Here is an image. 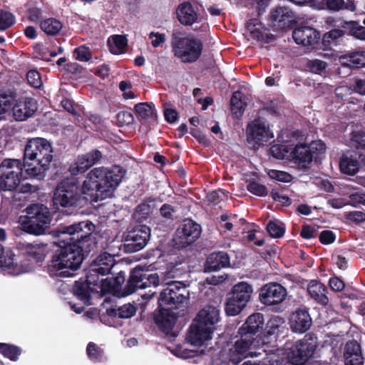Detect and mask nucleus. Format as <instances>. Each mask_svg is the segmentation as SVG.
Returning a JSON list of instances; mask_svg holds the SVG:
<instances>
[{"label": "nucleus", "mask_w": 365, "mask_h": 365, "mask_svg": "<svg viewBox=\"0 0 365 365\" xmlns=\"http://www.w3.org/2000/svg\"><path fill=\"white\" fill-rule=\"evenodd\" d=\"M95 229V225L90 220L58 226L56 232L59 238V248L48 264L50 276H73V272L80 268L84 254L91 251Z\"/></svg>", "instance_id": "f257e3e1"}, {"label": "nucleus", "mask_w": 365, "mask_h": 365, "mask_svg": "<svg viewBox=\"0 0 365 365\" xmlns=\"http://www.w3.org/2000/svg\"><path fill=\"white\" fill-rule=\"evenodd\" d=\"M124 176L123 168L114 165L110 169L96 168L91 170L84 180L81 190L82 193L100 197L106 199L113 196L115 189L119 185Z\"/></svg>", "instance_id": "f03ea898"}, {"label": "nucleus", "mask_w": 365, "mask_h": 365, "mask_svg": "<svg viewBox=\"0 0 365 365\" xmlns=\"http://www.w3.org/2000/svg\"><path fill=\"white\" fill-rule=\"evenodd\" d=\"M53 160L51 143L43 138L29 139L24 150V168L28 175L37 179L45 176Z\"/></svg>", "instance_id": "7ed1b4c3"}, {"label": "nucleus", "mask_w": 365, "mask_h": 365, "mask_svg": "<svg viewBox=\"0 0 365 365\" xmlns=\"http://www.w3.org/2000/svg\"><path fill=\"white\" fill-rule=\"evenodd\" d=\"M170 46L174 56L184 63L197 61L203 50V43L200 38L180 30L173 31Z\"/></svg>", "instance_id": "20e7f679"}, {"label": "nucleus", "mask_w": 365, "mask_h": 365, "mask_svg": "<svg viewBox=\"0 0 365 365\" xmlns=\"http://www.w3.org/2000/svg\"><path fill=\"white\" fill-rule=\"evenodd\" d=\"M24 212L26 215L19 219L21 230L34 236L46 234L52 221L50 210L43 204L35 203L29 205Z\"/></svg>", "instance_id": "39448f33"}, {"label": "nucleus", "mask_w": 365, "mask_h": 365, "mask_svg": "<svg viewBox=\"0 0 365 365\" xmlns=\"http://www.w3.org/2000/svg\"><path fill=\"white\" fill-rule=\"evenodd\" d=\"M21 251L19 260L14 257V274L18 275L24 272H31L35 266L44 261L47 254V245L20 243Z\"/></svg>", "instance_id": "423d86ee"}, {"label": "nucleus", "mask_w": 365, "mask_h": 365, "mask_svg": "<svg viewBox=\"0 0 365 365\" xmlns=\"http://www.w3.org/2000/svg\"><path fill=\"white\" fill-rule=\"evenodd\" d=\"M253 287L247 282L235 284L227 294L225 311L228 316H237L247 307L253 293Z\"/></svg>", "instance_id": "0eeeda50"}, {"label": "nucleus", "mask_w": 365, "mask_h": 365, "mask_svg": "<svg viewBox=\"0 0 365 365\" xmlns=\"http://www.w3.org/2000/svg\"><path fill=\"white\" fill-rule=\"evenodd\" d=\"M81 194L74 179L65 178L58 183L53 197L56 209L71 208L81 206Z\"/></svg>", "instance_id": "6e6552de"}, {"label": "nucleus", "mask_w": 365, "mask_h": 365, "mask_svg": "<svg viewBox=\"0 0 365 365\" xmlns=\"http://www.w3.org/2000/svg\"><path fill=\"white\" fill-rule=\"evenodd\" d=\"M319 345L318 338L313 332L307 333L297 341L287 352V359L292 365H304L311 359Z\"/></svg>", "instance_id": "1a4fd4ad"}, {"label": "nucleus", "mask_w": 365, "mask_h": 365, "mask_svg": "<svg viewBox=\"0 0 365 365\" xmlns=\"http://www.w3.org/2000/svg\"><path fill=\"white\" fill-rule=\"evenodd\" d=\"M24 165L20 160L4 159L0 164V188L2 191H14L22 179Z\"/></svg>", "instance_id": "9d476101"}, {"label": "nucleus", "mask_w": 365, "mask_h": 365, "mask_svg": "<svg viewBox=\"0 0 365 365\" xmlns=\"http://www.w3.org/2000/svg\"><path fill=\"white\" fill-rule=\"evenodd\" d=\"M297 22L295 13L287 6L272 9L267 17V25L275 32L290 30Z\"/></svg>", "instance_id": "9b49d317"}, {"label": "nucleus", "mask_w": 365, "mask_h": 365, "mask_svg": "<svg viewBox=\"0 0 365 365\" xmlns=\"http://www.w3.org/2000/svg\"><path fill=\"white\" fill-rule=\"evenodd\" d=\"M189 297V291L186 285L179 281H173L168 284L167 287L160 292L158 299V305L170 306L171 309H178Z\"/></svg>", "instance_id": "f8f14e48"}, {"label": "nucleus", "mask_w": 365, "mask_h": 365, "mask_svg": "<svg viewBox=\"0 0 365 365\" xmlns=\"http://www.w3.org/2000/svg\"><path fill=\"white\" fill-rule=\"evenodd\" d=\"M201 232L200 225L191 219H185L175 232L173 246L178 250L186 248L200 237Z\"/></svg>", "instance_id": "ddd939ff"}, {"label": "nucleus", "mask_w": 365, "mask_h": 365, "mask_svg": "<svg viewBox=\"0 0 365 365\" xmlns=\"http://www.w3.org/2000/svg\"><path fill=\"white\" fill-rule=\"evenodd\" d=\"M150 228L145 225L135 226L128 231L123 241V250L127 253H133L143 250L150 237Z\"/></svg>", "instance_id": "4468645a"}, {"label": "nucleus", "mask_w": 365, "mask_h": 365, "mask_svg": "<svg viewBox=\"0 0 365 365\" xmlns=\"http://www.w3.org/2000/svg\"><path fill=\"white\" fill-rule=\"evenodd\" d=\"M159 276L157 273H150L142 266L135 267L130 274L127 286L131 292L137 289H145L150 286L159 284Z\"/></svg>", "instance_id": "2eb2a0df"}, {"label": "nucleus", "mask_w": 365, "mask_h": 365, "mask_svg": "<svg viewBox=\"0 0 365 365\" xmlns=\"http://www.w3.org/2000/svg\"><path fill=\"white\" fill-rule=\"evenodd\" d=\"M287 295V289L277 282H269L263 285L259 293L260 302L267 306L279 304Z\"/></svg>", "instance_id": "dca6fc26"}, {"label": "nucleus", "mask_w": 365, "mask_h": 365, "mask_svg": "<svg viewBox=\"0 0 365 365\" xmlns=\"http://www.w3.org/2000/svg\"><path fill=\"white\" fill-rule=\"evenodd\" d=\"M362 164H365V153L359 151L346 152L340 157L339 166L341 173L355 175Z\"/></svg>", "instance_id": "f3484780"}, {"label": "nucleus", "mask_w": 365, "mask_h": 365, "mask_svg": "<svg viewBox=\"0 0 365 365\" xmlns=\"http://www.w3.org/2000/svg\"><path fill=\"white\" fill-rule=\"evenodd\" d=\"M37 109V101L34 98L21 97L16 98L11 110L16 121H24L31 117Z\"/></svg>", "instance_id": "a211bd4d"}, {"label": "nucleus", "mask_w": 365, "mask_h": 365, "mask_svg": "<svg viewBox=\"0 0 365 365\" xmlns=\"http://www.w3.org/2000/svg\"><path fill=\"white\" fill-rule=\"evenodd\" d=\"M247 135L249 143L267 142L272 137L269 127L262 118H255L248 124Z\"/></svg>", "instance_id": "6ab92c4d"}, {"label": "nucleus", "mask_w": 365, "mask_h": 365, "mask_svg": "<svg viewBox=\"0 0 365 365\" xmlns=\"http://www.w3.org/2000/svg\"><path fill=\"white\" fill-rule=\"evenodd\" d=\"M291 330L294 333L303 334L312 325V319L309 309L300 307L297 309L289 317Z\"/></svg>", "instance_id": "aec40b11"}, {"label": "nucleus", "mask_w": 365, "mask_h": 365, "mask_svg": "<svg viewBox=\"0 0 365 365\" xmlns=\"http://www.w3.org/2000/svg\"><path fill=\"white\" fill-rule=\"evenodd\" d=\"M172 309L171 308L165 309L158 305V310L154 312L155 323L159 329L166 334L171 332L178 319V316Z\"/></svg>", "instance_id": "412c9836"}, {"label": "nucleus", "mask_w": 365, "mask_h": 365, "mask_svg": "<svg viewBox=\"0 0 365 365\" xmlns=\"http://www.w3.org/2000/svg\"><path fill=\"white\" fill-rule=\"evenodd\" d=\"M246 29L251 37L258 41L269 43L275 41L274 35L269 32V29L256 18L250 19L246 24Z\"/></svg>", "instance_id": "4be33fe9"}, {"label": "nucleus", "mask_w": 365, "mask_h": 365, "mask_svg": "<svg viewBox=\"0 0 365 365\" xmlns=\"http://www.w3.org/2000/svg\"><path fill=\"white\" fill-rule=\"evenodd\" d=\"M292 37L297 44L312 46L318 42L320 34L311 26H299L293 31Z\"/></svg>", "instance_id": "5701e85b"}, {"label": "nucleus", "mask_w": 365, "mask_h": 365, "mask_svg": "<svg viewBox=\"0 0 365 365\" xmlns=\"http://www.w3.org/2000/svg\"><path fill=\"white\" fill-rule=\"evenodd\" d=\"M345 365H364V358L361 344L355 339L348 341L344 349Z\"/></svg>", "instance_id": "b1692460"}, {"label": "nucleus", "mask_w": 365, "mask_h": 365, "mask_svg": "<svg viewBox=\"0 0 365 365\" xmlns=\"http://www.w3.org/2000/svg\"><path fill=\"white\" fill-rule=\"evenodd\" d=\"M220 321V309L214 306H206L202 309L194 319L210 330L215 329L216 324Z\"/></svg>", "instance_id": "393cba45"}, {"label": "nucleus", "mask_w": 365, "mask_h": 365, "mask_svg": "<svg viewBox=\"0 0 365 365\" xmlns=\"http://www.w3.org/2000/svg\"><path fill=\"white\" fill-rule=\"evenodd\" d=\"M213 331L200 324L194 322L189 328L188 340L191 344L200 346L205 341L211 339Z\"/></svg>", "instance_id": "a878e982"}, {"label": "nucleus", "mask_w": 365, "mask_h": 365, "mask_svg": "<svg viewBox=\"0 0 365 365\" xmlns=\"http://www.w3.org/2000/svg\"><path fill=\"white\" fill-rule=\"evenodd\" d=\"M307 293L317 304L327 307L329 303L327 286L317 279L311 280L307 286Z\"/></svg>", "instance_id": "bb28decb"}, {"label": "nucleus", "mask_w": 365, "mask_h": 365, "mask_svg": "<svg viewBox=\"0 0 365 365\" xmlns=\"http://www.w3.org/2000/svg\"><path fill=\"white\" fill-rule=\"evenodd\" d=\"M264 325V315L257 312L250 315L238 331L255 339H259V332Z\"/></svg>", "instance_id": "cd10ccee"}, {"label": "nucleus", "mask_w": 365, "mask_h": 365, "mask_svg": "<svg viewBox=\"0 0 365 365\" xmlns=\"http://www.w3.org/2000/svg\"><path fill=\"white\" fill-rule=\"evenodd\" d=\"M230 258L226 252L218 251L210 253L207 257L205 269L207 272H217L223 268L229 267Z\"/></svg>", "instance_id": "c85d7f7f"}, {"label": "nucleus", "mask_w": 365, "mask_h": 365, "mask_svg": "<svg viewBox=\"0 0 365 365\" xmlns=\"http://www.w3.org/2000/svg\"><path fill=\"white\" fill-rule=\"evenodd\" d=\"M102 158V153L97 149L86 153L78 158L76 165L71 168L73 175L83 173L93 165L96 164Z\"/></svg>", "instance_id": "c756f323"}, {"label": "nucleus", "mask_w": 365, "mask_h": 365, "mask_svg": "<svg viewBox=\"0 0 365 365\" xmlns=\"http://www.w3.org/2000/svg\"><path fill=\"white\" fill-rule=\"evenodd\" d=\"M176 16L178 21L183 26H190L197 20L198 15L193 6L189 1L180 4L176 9Z\"/></svg>", "instance_id": "7c9ffc66"}, {"label": "nucleus", "mask_w": 365, "mask_h": 365, "mask_svg": "<svg viewBox=\"0 0 365 365\" xmlns=\"http://www.w3.org/2000/svg\"><path fill=\"white\" fill-rule=\"evenodd\" d=\"M93 288L91 287L88 282L80 279L76 281L72 286V293L77 299L81 301L84 306L91 304L92 293Z\"/></svg>", "instance_id": "2f4dec72"}, {"label": "nucleus", "mask_w": 365, "mask_h": 365, "mask_svg": "<svg viewBox=\"0 0 365 365\" xmlns=\"http://www.w3.org/2000/svg\"><path fill=\"white\" fill-rule=\"evenodd\" d=\"M341 66L350 68H360L365 66V51H354L341 55L339 58Z\"/></svg>", "instance_id": "473e14b6"}, {"label": "nucleus", "mask_w": 365, "mask_h": 365, "mask_svg": "<svg viewBox=\"0 0 365 365\" xmlns=\"http://www.w3.org/2000/svg\"><path fill=\"white\" fill-rule=\"evenodd\" d=\"M291 155L295 162L304 168H307L312 160H314V157H315L306 143L297 144Z\"/></svg>", "instance_id": "72a5a7b5"}, {"label": "nucleus", "mask_w": 365, "mask_h": 365, "mask_svg": "<svg viewBox=\"0 0 365 365\" xmlns=\"http://www.w3.org/2000/svg\"><path fill=\"white\" fill-rule=\"evenodd\" d=\"M237 334L240 339L235 342L233 349L240 355L246 356L249 350L257 348L260 344V339H255L239 331Z\"/></svg>", "instance_id": "f704fd0d"}, {"label": "nucleus", "mask_w": 365, "mask_h": 365, "mask_svg": "<svg viewBox=\"0 0 365 365\" xmlns=\"http://www.w3.org/2000/svg\"><path fill=\"white\" fill-rule=\"evenodd\" d=\"M16 98L18 93L15 88L0 89V119L12 109Z\"/></svg>", "instance_id": "c9c22d12"}, {"label": "nucleus", "mask_w": 365, "mask_h": 365, "mask_svg": "<svg viewBox=\"0 0 365 365\" xmlns=\"http://www.w3.org/2000/svg\"><path fill=\"white\" fill-rule=\"evenodd\" d=\"M14 257L15 255L13 251L8 248H4L0 244V271L6 272L8 274H14Z\"/></svg>", "instance_id": "e433bc0d"}, {"label": "nucleus", "mask_w": 365, "mask_h": 365, "mask_svg": "<svg viewBox=\"0 0 365 365\" xmlns=\"http://www.w3.org/2000/svg\"><path fill=\"white\" fill-rule=\"evenodd\" d=\"M341 27L345 29V34L354 38L365 41V27L356 21H344Z\"/></svg>", "instance_id": "4c0bfd02"}, {"label": "nucleus", "mask_w": 365, "mask_h": 365, "mask_svg": "<svg viewBox=\"0 0 365 365\" xmlns=\"http://www.w3.org/2000/svg\"><path fill=\"white\" fill-rule=\"evenodd\" d=\"M156 200L155 197H148L139 204L135 210V217L139 220H145L150 217L153 213L155 206L153 203Z\"/></svg>", "instance_id": "58836bf2"}, {"label": "nucleus", "mask_w": 365, "mask_h": 365, "mask_svg": "<svg viewBox=\"0 0 365 365\" xmlns=\"http://www.w3.org/2000/svg\"><path fill=\"white\" fill-rule=\"evenodd\" d=\"M231 110L237 118L241 117L247 106L245 94L240 91H235L230 99Z\"/></svg>", "instance_id": "ea45409f"}, {"label": "nucleus", "mask_w": 365, "mask_h": 365, "mask_svg": "<svg viewBox=\"0 0 365 365\" xmlns=\"http://www.w3.org/2000/svg\"><path fill=\"white\" fill-rule=\"evenodd\" d=\"M114 258L111 255L104 252L98 256V257L91 264L95 268L100 269L103 275H107L114 265Z\"/></svg>", "instance_id": "a19ab883"}, {"label": "nucleus", "mask_w": 365, "mask_h": 365, "mask_svg": "<svg viewBox=\"0 0 365 365\" xmlns=\"http://www.w3.org/2000/svg\"><path fill=\"white\" fill-rule=\"evenodd\" d=\"M40 27L47 35L55 36L62 29L63 24L57 19L48 18L41 22Z\"/></svg>", "instance_id": "79ce46f5"}, {"label": "nucleus", "mask_w": 365, "mask_h": 365, "mask_svg": "<svg viewBox=\"0 0 365 365\" xmlns=\"http://www.w3.org/2000/svg\"><path fill=\"white\" fill-rule=\"evenodd\" d=\"M134 109L141 120H148L156 117L155 109L152 103H139L135 106Z\"/></svg>", "instance_id": "37998d69"}, {"label": "nucleus", "mask_w": 365, "mask_h": 365, "mask_svg": "<svg viewBox=\"0 0 365 365\" xmlns=\"http://www.w3.org/2000/svg\"><path fill=\"white\" fill-rule=\"evenodd\" d=\"M21 353L22 350L19 346L14 344L0 342V354L11 361H17Z\"/></svg>", "instance_id": "c03bdc74"}, {"label": "nucleus", "mask_w": 365, "mask_h": 365, "mask_svg": "<svg viewBox=\"0 0 365 365\" xmlns=\"http://www.w3.org/2000/svg\"><path fill=\"white\" fill-rule=\"evenodd\" d=\"M350 145L357 151L365 153V130H354L351 133Z\"/></svg>", "instance_id": "a18cd8bd"}, {"label": "nucleus", "mask_w": 365, "mask_h": 365, "mask_svg": "<svg viewBox=\"0 0 365 365\" xmlns=\"http://www.w3.org/2000/svg\"><path fill=\"white\" fill-rule=\"evenodd\" d=\"M246 188L248 192L258 197H266L268 195L267 187L255 180H247Z\"/></svg>", "instance_id": "49530a36"}, {"label": "nucleus", "mask_w": 365, "mask_h": 365, "mask_svg": "<svg viewBox=\"0 0 365 365\" xmlns=\"http://www.w3.org/2000/svg\"><path fill=\"white\" fill-rule=\"evenodd\" d=\"M345 29H334L325 33L322 38V43L324 46H329L331 44H336V41L339 38L344 36Z\"/></svg>", "instance_id": "de8ad7c7"}, {"label": "nucleus", "mask_w": 365, "mask_h": 365, "mask_svg": "<svg viewBox=\"0 0 365 365\" xmlns=\"http://www.w3.org/2000/svg\"><path fill=\"white\" fill-rule=\"evenodd\" d=\"M266 230L270 237L273 238H280L285 232L284 225L278 221L270 220L267 225Z\"/></svg>", "instance_id": "09e8293b"}, {"label": "nucleus", "mask_w": 365, "mask_h": 365, "mask_svg": "<svg viewBox=\"0 0 365 365\" xmlns=\"http://www.w3.org/2000/svg\"><path fill=\"white\" fill-rule=\"evenodd\" d=\"M86 352L88 358L95 362L102 360L103 350L94 342H89L87 345Z\"/></svg>", "instance_id": "8fccbe9b"}, {"label": "nucleus", "mask_w": 365, "mask_h": 365, "mask_svg": "<svg viewBox=\"0 0 365 365\" xmlns=\"http://www.w3.org/2000/svg\"><path fill=\"white\" fill-rule=\"evenodd\" d=\"M102 272L98 268H95L91 264L90 265L89 269L86 273V279L84 280L88 282L90 285L99 287L100 285V277H103Z\"/></svg>", "instance_id": "3c124183"}, {"label": "nucleus", "mask_w": 365, "mask_h": 365, "mask_svg": "<svg viewBox=\"0 0 365 365\" xmlns=\"http://www.w3.org/2000/svg\"><path fill=\"white\" fill-rule=\"evenodd\" d=\"M16 22L14 15L7 11L0 10V31H5Z\"/></svg>", "instance_id": "603ef678"}, {"label": "nucleus", "mask_w": 365, "mask_h": 365, "mask_svg": "<svg viewBox=\"0 0 365 365\" xmlns=\"http://www.w3.org/2000/svg\"><path fill=\"white\" fill-rule=\"evenodd\" d=\"M322 9H326L331 11H339L344 7V0H322Z\"/></svg>", "instance_id": "864d4df0"}, {"label": "nucleus", "mask_w": 365, "mask_h": 365, "mask_svg": "<svg viewBox=\"0 0 365 365\" xmlns=\"http://www.w3.org/2000/svg\"><path fill=\"white\" fill-rule=\"evenodd\" d=\"M308 147L310 148L312 153L314 154V159L317 161L320 158V155L324 153L326 150V145L322 140H314Z\"/></svg>", "instance_id": "5fc2aeb1"}, {"label": "nucleus", "mask_w": 365, "mask_h": 365, "mask_svg": "<svg viewBox=\"0 0 365 365\" xmlns=\"http://www.w3.org/2000/svg\"><path fill=\"white\" fill-rule=\"evenodd\" d=\"M327 63L319 60H309L307 63V67L308 69L314 73L319 74L327 68Z\"/></svg>", "instance_id": "6e6d98bb"}, {"label": "nucleus", "mask_w": 365, "mask_h": 365, "mask_svg": "<svg viewBox=\"0 0 365 365\" xmlns=\"http://www.w3.org/2000/svg\"><path fill=\"white\" fill-rule=\"evenodd\" d=\"M73 56L76 60L80 61H88L92 58L90 49L86 46L76 48L73 51Z\"/></svg>", "instance_id": "4d7b16f0"}, {"label": "nucleus", "mask_w": 365, "mask_h": 365, "mask_svg": "<svg viewBox=\"0 0 365 365\" xmlns=\"http://www.w3.org/2000/svg\"><path fill=\"white\" fill-rule=\"evenodd\" d=\"M282 323V319L280 317H274L270 319L267 323L266 333L267 335H274L279 331L280 324Z\"/></svg>", "instance_id": "13d9d810"}, {"label": "nucleus", "mask_w": 365, "mask_h": 365, "mask_svg": "<svg viewBox=\"0 0 365 365\" xmlns=\"http://www.w3.org/2000/svg\"><path fill=\"white\" fill-rule=\"evenodd\" d=\"M118 311V318L128 319L135 315L136 308L129 303L119 307Z\"/></svg>", "instance_id": "bf43d9fd"}, {"label": "nucleus", "mask_w": 365, "mask_h": 365, "mask_svg": "<svg viewBox=\"0 0 365 365\" xmlns=\"http://www.w3.org/2000/svg\"><path fill=\"white\" fill-rule=\"evenodd\" d=\"M113 279L111 277H107L105 279H101L100 282L99 288L103 294H113L116 292L114 284L112 282Z\"/></svg>", "instance_id": "052dcab7"}, {"label": "nucleus", "mask_w": 365, "mask_h": 365, "mask_svg": "<svg viewBox=\"0 0 365 365\" xmlns=\"http://www.w3.org/2000/svg\"><path fill=\"white\" fill-rule=\"evenodd\" d=\"M26 78L29 83L34 88H39L42 85L41 73L36 70H30Z\"/></svg>", "instance_id": "680f3d73"}, {"label": "nucleus", "mask_w": 365, "mask_h": 365, "mask_svg": "<svg viewBox=\"0 0 365 365\" xmlns=\"http://www.w3.org/2000/svg\"><path fill=\"white\" fill-rule=\"evenodd\" d=\"M270 153L274 158L282 160L288 153V149L285 145L277 144L270 148Z\"/></svg>", "instance_id": "e2e57ef3"}, {"label": "nucleus", "mask_w": 365, "mask_h": 365, "mask_svg": "<svg viewBox=\"0 0 365 365\" xmlns=\"http://www.w3.org/2000/svg\"><path fill=\"white\" fill-rule=\"evenodd\" d=\"M336 240V235L331 230H325L320 232L319 240L321 244L328 245L333 243Z\"/></svg>", "instance_id": "0e129e2a"}, {"label": "nucleus", "mask_w": 365, "mask_h": 365, "mask_svg": "<svg viewBox=\"0 0 365 365\" xmlns=\"http://www.w3.org/2000/svg\"><path fill=\"white\" fill-rule=\"evenodd\" d=\"M149 38L153 39L151 45L154 48H158L163 44L166 41L165 34L160 32L151 31L148 35Z\"/></svg>", "instance_id": "69168bd1"}, {"label": "nucleus", "mask_w": 365, "mask_h": 365, "mask_svg": "<svg viewBox=\"0 0 365 365\" xmlns=\"http://www.w3.org/2000/svg\"><path fill=\"white\" fill-rule=\"evenodd\" d=\"M176 211L177 210L175 207L168 203L163 204L160 208V215L163 218L169 220H173V215Z\"/></svg>", "instance_id": "338daca9"}, {"label": "nucleus", "mask_w": 365, "mask_h": 365, "mask_svg": "<svg viewBox=\"0 0 365 365\" xmlns=\"http://www.w3.org/2000/svg\"><path fill=\"white\" fill-rule=\"evenodd\" d=\"M329 286L333 292H339L344 290L345 288V283L339 277L334 276L329 279Z\"/></svg>", "instance_id": "774afa93"}]
</instances>
